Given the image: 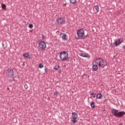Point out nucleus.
I'll return each mask as SVG.
<instances>
[{"instance_id":"obj_32","label":"nucleus","mask_w":125,"mask_h":125,"mask_svg":"<svg viewBox=\"0 0 125 125\" xmlns=\"http://www.w3.org/2000/svg\"><path fill=\"white\" fill-rule=\"evenodd\" d=\"M7 90H9V87H7Z\"/></svg>"},{"instance_id":"obj_36","label":"nucleus","mask_w":125,"mask_h":125,"mask_svg":"<svg viewBox=\"0 0 125 125\" xmlns=\"http://www.w3.org/2000/svg\"><path fill=\"white\" fill-rule=\"evenodd\" d=\"M58 32H59V31H57V33H58Z\"/></svg>"},{"instance_id":"obj_25","label":"nucleus","mask_w":125,"mask_h":125,"mask_svg":"<svg viewBox=\"0 0 125 125\" xmlns=\"http://www.w3.org/2000/svg\"><path fill=\"white\" fill-rule=\"evenodd\" d=\"M24 88H25V89H28V85L27 84H25L24 85Z\"/></svg>"},{"instance_id":"obj_35","label":"nucleus","mask_w":125,"mask_h":125,"mask_svg":"<svg viewBox=\"0 0 125 125\" xmlns=\"http://www.w3.org/2000/svg\"><path fill=\"white\" fill-rule=\"evenodd\" d=\"M80 51H81V52H83V51H82V50H81Z\"/></svg>"},{"instance_id":"obj_31","label":"nucleus","mask_w":125,"mask_h":125,"mask_svg":"<svg viewBox=\"0 0 125 125\" xmlns=\"http://www.w3.org/2000/svg\"><path fill=\"white\" fill-rule=\"evenodd\" d=\"M59 73H61V70H59Z\"/></svg>"},{"instance_id":"obj_9","label":"nucleus","mask_w":125,"mask_h":125,"mask_svg":"<svg viewBox=\"0 0 125 125\" xmlns=\"http://www.w3.org/2000/svg\"><path fill=\"white\" fill-rule=\"evenodd\" d=\"M60 37L62 36V38L63 41H68V36H67V35L65 34L64 33L61 32L60 34Z\"/></svg>"},{"instance_id":"obj_15","label":"nucleus","mask_w":125,"mask_h":125,"mask_svg":"<svg viewBox=\"0 0 125 125\" xmlns=\"http://www.w3.org/2000/svg\"><path fill=\"white\" fill-rule=\"evenodd\" d=\"M103 97V96L102 95V94H101V93H98L96 95L97 99H102Z\"/></svg>"},{"instance_id":"obj_28","label":"nucleus","mask_w":125,"mask_h":125,"mask_svg":"<svg viewBox=\"0 0 125 125\" xmlns=\"http://www.w3.org/2000/svg\"><path fill=\"white\" fill-rule=\"evenodd\" d=\"M45 73H47V68L45 67Z\"/></svg>"},{"instance_id":"obj_11","label":"nucleus","mask_w":125,"mask_h":125,"mask_svg":"<svg viewBox=\"0 0 125 125\" xmlns=\"http://www.w3.org/2000/svg\"><path fill=\"white\" fill-rule=\"evenodd\" d=\"M72 116L74 120H77V119H78V114L76 112H72Z\"/></svg>"},{"instance_id":"obj_17","label":"nucleus","mask_w":125,"mask_h":125,"mask_svg":"<svg viewBox=\"0 0 125 125\" xmlns=\"http://www.w3.org/2000/svg\"><path fill=\"white\" fill-rule=\"evenodd\" d=\"M90 106L91 108H94L95 107V103H94V102H92L90 104Z\"/></svg>"},{"instance_id":"obj_5","label":"nucleus","mask_w":125,"mask_h":125,"mask_svg":"<svg viewBox=\"0 0 125 125\" xmlns=\"http://www.w3.org/2000/svg\"><path fill=\"white\" fill-rule=\"evenodd\" d=\"M6 77L7 78H13L14 77V71L13 69H8L6 72Z\"/></svg>"},{"instance_id":"obj_10","label":"nucleus","mask_w":125,"mask_h":125,"mask_svg":"<svg viewBox=\"0 0 125 125\" xmlns=\"http://www.w3.org/2000/svg\"><path fill=\"white\" fill-rule=\"evenodd\" d=\"M79 55L80 56H82V57H87L88 58H89L90 57V56L86 53H81L79 54Z\"/></svg>"},{"instance_id":"obj_19","label":"nucleus","mask_w":125,"mask_h":125,"mask_svg":"<svg viewBox=\"0 0 125 125\" xmlns=\"http://www.w3.org/2000/svg\"><path fill=\"white\" fill-rule=\"evenodd\" d=\"M70 2L72 4H75V3L77 2V0H70Z\"/></svg>"},{"instance_id":"obj_22","label":"nucleus","mask_w":125,"mask_h":125,"mask_svg":"<svg viewBox=\"0 0 125 125\" xmlns=\"http://www.w3.org/2000/svg\"><path fill=\"white\" fill-rule=\"evenodd\" d=\"M42 41H44V42H45V41H46L45 36H44V35H42Z\"/></svg>"},{"instance_id":"obj_20","label":"nucleus","mask_w":125,"mask_h":125,"mask_svg":"<svg viewBox=\"0 0 125 125\" xmlns=\"http://www.w3.org/2000/svg\"><path fill=\"white\" fill-rule=\"evenodd\" d=\"M33 27L34 25L32 23L29 24L28 25V27L30 28V29H32V28H33Z\"/></svg>"},{"instance_id":"obj_33","label":"nucleus","mask_w":125,"mask_h":125,"mask_svg":"<svg viewBox=\"0 0 125 125\" xmlns=\"http://www.w3.org/2000/svg\"><path fill=\"white\" fill-rule=\"evenodd\" d=\"M63 2H64V3H66V0H64V1H63Z\"/></svg>"},{"instance_id":"obj_3","label":"nucleus","mask_w":125,"mask_h":125,"mask_svg":"<svg viewBox=\"0 0 125 125\" xmlns=\"http://www.w3.org/2000/svg\"><path fill=\"white\" fill-rule=\"evenodd\" d=\"M69 57V54L66 51H63L60 53V58L61 60V61H66Z\"/></svg>"},{"instance_id":"obj_2","label":"nucleus","mask_w":125,"mask_h":125,"mask_svg":"<svg viewBox=\"0 0 125 125\" xmlns=\"http://www.w3.org/2000/svg\"><path fill=\"white\" fill-rule=\"evenodd\" d=\"M95 63L98 65L99 68H104L105 66H107V63H104L103 59L99 57L95 58Z\"/></svg>"},{"instance_id":"obj_37","label":"nucleus","mask_w":125,"mask_h":125,"mask_svg":"<svg viewBox=\"0 0 125 125\" xmlns=\"http://www.w3.org/2000/svg\"><path fill=\"white\" fill-rule=\"evenodd\" d=\"M13 81H15V80L14 79Z\"/></svg>"},{"instance_id":"obj_12","label":"nucleus","mask_w":125,"mask_h":125,"mask_svg":"<svg viewBox=\"0 0 125 125\" xmlns=\"http://www.w3.org/2000/svg\"><path fill=\"white\" fill-rule=\"evenodd\" d=\"M93 11H94L95 13H97V12L99 11V7L97 5L95 6L93 8Z\"/></svg>"},{"instance_id":"obj_4","label":"nucleus","mask_w":125,"mask_h":125,"mask_svg":"<svg viewBox=\"0 0 125 125\" xmlns=\"http://www.w3.org/2000/svg\"><path fill=\"white\" fill-rule=\"evenodd\" d=\"M56 22H57L58 25H64L66 22V20L65 17H61L56 19Z\"/></svg>"},{"instance_id":"obj_34","label":"nucleus","mask_w":125,"mask_h":125,"mask_svg":"<svg viewBox=\"0 0 125 125\" xmlns=\"http://www.w3.org/2000/svg\"><path fill=\"white\" fill-rule=\"evenodd\" d=\"M2 46L3 47V46H4V44H2Z\"/></svg>"},{"instance_id":"obj_8","label":"nucleus","mask_w":125,"mask_h":125,"mask_svg":"<svg viewBox=\"0 0 125 125\" xmlns=\"http://www.w3.org/2000/svg\"><path fill=\"white\" fill-rule=\"evenodd\" d=\"M77 34L79 38L84 37V31L83 29H78Z\"/></svg>"},{"instance_id":"obj_21","label":"nucleus","mask_w":125,"mask_h":125,"mask_svg":"<svg viewBox=\"0 0 125 125\" xmlns=\"http://www.w3.org/2000/svg\"><path fill=\"white\" fill-rule=\"evenodd\" d=\"M90 95H92V96L95 98V96H96V94L95 93H92L90 94Z\"/></svg>"},{"instance_id":"obj_18","label":"nucleus","mask_w":125,"mask_h":125,"mask_svg":"<svg viewBox=\"0 0 125 125\" xmlns=\"http://www.w3.org/2000/svg\"><path fill=\"white\" fill-rule=\"evenodd\" d=\"M76 123H78V120L76 119L71 120V124H72V125H74V124H76Z\"/></svg>"},{"instance_id":"obj_7","label":"nucleus","mask_w":125,"mask_h":125,"mask_svg":"<svg viewBox=\"0 0 125 125\" xmlns=\"http://www.w3.org/2000/svg\"><path fill=\"white\" fill-rule=\"evenodd\" d=\"M46 48V44L44 41H41L39 43V48L41 50H44Z\"/></svg>"},{"instance_id":"obj_26","label":"nucleus","mask_w":125,"mask_h":125,"mask_svg":"<svg viewBox=\"0 0 125 125\" xmlns=\"http://www.w3.org/2000/svg\"><path fill=\"white\" fill-rule=\"evenodd\" d=\"M54 70H56V71H57V70H58V68L56 67V66H55L54 67Z\"/></svg>"},{"instance_id":"obj_1","label":"nucleus","mask_w":125,"mask_h":125,"mask_svg":"<svg viewBox=\"0 0 125 125\" xmlns=\"http://www.w3.org/2000/svg\"><path fill=\"white\" fill-rule=\"evenodd\" d=\"M111 113L113 116L117 117V118H124V116L125 115V112L124 111H119V110L114 108L111 110Z\"/></svg>"},{"instance_id":"obj_27","label":"nucleus","mask_w":125,"mask_h":125,"mask_svg":"<svg viewBox=\"0 0 125 125\" xmlns=\"http://www.w3.org/2000/svg\"><path fill=\"white\" fill-rule=\"evenodd\" d=\"M63 4L62 5L63 6H67V3H64V2H63Z\"/></svg>"},{"instance_id":"obj_16","label":"nucleus","mask_w":125,"mask_h":125,"mask_svg":"<svg viewBox=\"0 0 125 125\" xmlns=\"http://www.w3.org/2000/svg\"><path fill=\"white\" fill-rule=\"evenodd\" d=\"M1 8L3 10L6 11V5H5V4L2 3Z\"/></svg>"},{"instance_id":"obj_23","label":"nucleus","mask_w":125,"mask_h":125,"mask_svg":"<svg viewBox=\"0 0 125 125\" xmlns=\"http://www.w3.org/2000/svg\"><path fill=\"white\" fill-rule=\"evenodd\" d=\"M39 67L40 68H43V64H42V63H40Z\"/></svg>"},{"instance_id":"obj_14","label":"nucleus","mask_w":125,"mask_h":125,"mask_svg":"<svg viewBox=\"0 0 125 125\" xmlns=\"http://www.w3.org/2000/svg\"><path fill=\"white\" fill-rule=\"evenodd\" d=\"M23 57L24 58H26L27 59H31V57H30V54L29 53H25L23 55Z\"/></svg>"},{"instance_id":"obj_30","label":"nucleus","mask_w":125,"mask_h":125,"mask_svg":"<svg viewBox=\"0 0 125 125\" xmlns=\"http://www.w3.org/2000/svg\"><path fill=\"white\" fill-rule=\"evenodd\" d=\"M58 69H60V65H58Z\"/></svg>"},{"instance_id":"obj_13","label":"nucleus","mask_w":125,"mask_h":125,"mask_svg":"<svg viewBox=\"0 0 125 125\" xmlns=\"http://www.w3.org/2000/svg\"><path fill=\"white\" fill-rule=\"evenodd\" d=\"M93 71H96L98 70V65L97 64H94L92 66Z\"/></svg>"},{"instance_id":"obj_24","label":"nucleus","mask_w":125,"mask_h":125,"mask_svg":"<svg viewBox=\"0 0 125 125\" xmlns=\"http://www.w3.org/2000/svg\"><path fill=\"white\" fill-rule=\"evenodd\" d=\"M59 94V93L58 91L54 92V95L57 96Z\"/></svg>"},{"instance_id":"obj_29","label":"nucleus","mask_w":125,"mask_h":125,"mask_svg":"<svg viewBox=\"0 0 125 125\" xmlns=\"http://www.w3.org/2000/svg\"><path fill=\"white\" fill-rule=\"evenodd\" d=\"M123 49H125V45H124V46H123Z\"/></svg>"},{"instance_id":"obj_6","label":"nucleus","mask_w":125,"mask_h":125,"mask_svg":"<svg viewBox=\"0 0 125 125\" xmlns=\"http://www.w3.org/2000/svg\"><path fill=\"white\" fill-rule=\"evenodd\" d=\"M122 42H124V39L119 38L117 39L116 41L113 43V44L114 45H112V47H114V46H119V45H120V44H121Z\"/></svg>"}]
</instances>
